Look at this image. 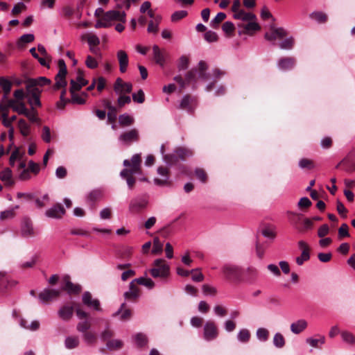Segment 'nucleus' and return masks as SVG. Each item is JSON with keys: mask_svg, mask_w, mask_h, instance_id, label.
Listing matches in <instances>:
<instances>
[{"mask_svg": "<svg viewBox=\"0 0 355 355\" xmlns=\"http://www.w3.org/2000/svg\"><path fill=\"white\" fill-rule=\"evenodd\" d=\"M294 39L293 37L287 38L279 43V46L282 49H292L294 46Z\"/></svg>", "mask_w": 355, "mask_h": 355, "instance_id": "obj_58", "label": "nucleus"}, {"mask_svg": "<svg viewBox=\"0 0 355 355\" xmlns=\"http://www.w3.org/2000/svg\"><path fill=\"white\" fill-rule=\"evenodd\" d=\"M273 344L278 348H282L285 345V339L282 334L277 333L275 334Z\"/></svg>", "mask_w": 355, "mask_h": 355, "instance_id": "obj_48", "label": "nucleus"}, {"mask_svg": "<svg viewBox=\"0 0 355 355\" xmlns=\"http://www.w3.org/2000/svg\"><path fill=\"white\" fill-rule=\"evenodd\" d=\"M132 315V310L130 309H128L126 307L125 303H123L121 305L120 309L116 312L113 313L112 316L116 317L118 315H120L121 320L127 321L131 318Z\"/></svg>", "mask_w": 355, "mask_h": 355, "instance_id": "obj_25", "label": "nucleus"}, {"mask_svg": "<svg viewBox=\"0 0 355 355\" xmlns=\"http://www.w3.org/2000/svg\"><path fill=\"white\" fill-rule=\"evenodd\" d=\"M239 28H241L242 30L238 31V34L239 35H242L243 34L247 35H252L253 32L259 31L261 29V26L257 22H248L246 24H239Z\"/></svg>", "mask_w": 355, "mask_h": 355, "instance_id": "obj_16", "label": "nucleus"}, {"mask_svg": "<svg viewBox=\"0 0 355 355\" xmlns=\"http://www.w3.org/2000/svg\"><path fill=\"white\" fill-rule=\"evenodd\" d=\"M198 105V99L196 96L191 94H186L182 98L180 108L186 110L190 114H193Z\"/></svg>", "mask_w": 355, "mask_h": 355, "instance_id": "obj_10", "label": "nucleus"}, {"mask_svg": "<svg viewBox=\"0 0 355 355\" xmlns=\"http://www.w3.org/2000/svg\"><path fill=\"white\" fill-rule=\"evenodd\" d=\"M0 87L2 88L3 93H6V94H10L12 87V83L7 78L1 77Z\"/></svg>", "mask_w": 355, "mask_h": 355, "instance_id": "obj_45", "label": "nucleus"}, {"mask_svg": "<svg viewBox=\"0 0 355 355\" xmlns=\"http://www.w3.org/2000/svg\"><path fill=\"white\" fill-rule=\"evenodd\" d=\"M287 215L290 223L298 232L305 233L312 230V220L304 218L303 214L288 211Z\"/></svg>", "mask_w": 355, "mask_h": 355, "instance_id": "obj_2", "label": "nucleus"}, {"mask_svg": "<svg viewBox=\"0 0 355 355\" xmlns=\"http://www.w3.org/2000/svg\"><path fill=\"white\" fill-rule=\"evenodd\" d=\"M153 58L155 62L160 66H164L165 63V55L160 50L157 45H154L153 47Z\"/></svg>", "mask_w": 355, "mask_h": 355, "instance_id": "obj_32", "label": "nucleus"}, {"mask_svg": "<svg viewBox=\"0 0 355 355\" xmlns=\"http://www.w3.org/2000/svg\"><path fill=\"white\" fill-rule=\"evenodd\" d=\"M340 334L343 341L351 345H355V336L352 333L343 331L340 332Z\"/></svg>", "mask_w": 355, "mask_h": 355, "instance_id": "obj_43", "label": "nucleus"}, {"mask_svg": "<svg viewBox=\"0 0 355 355\" xmlns=\"http://www.w3.org/2000/svg\"><path fill=\"white\" fill-rule=\"evenodd\" d=\"M21 233L24 237H33L37 234L34 230L33 223L29 218H24L22 220Z\"/></svg>", "mask_w": 355, "mask_h": 355, "instance_id": "obj_13", "label": "nucleus"}, {"mask_svg": "<svg viewBox=\"0 0 355 355\" xmlns=\"http://www.w3.org/2000/svg\"><path fill=\"white\" fill-rule=\"evenodd\" d=\"M139 139V131L135 128L124 132L119 136V140L126 144H130L134 141H138Z\"/></svg>", "mask_w": 355, "mask_h": 355, "instance_id": "obj_15", "label": "nucleus"}, {"mask_svg": "<svg viewBox=\"0 0 355 355\" xmlns=\"http://www.w3.org/2000/svg\"><path fill=\"white\" fill-rule=\"evenodd\" d=\"M150 275L161 281H166L170 276V267L162 259H156L152 268L149 270Z\"/></svg>", "mask_w": 355, "mask_h": 355, "instance_id": "obj_4", "label": "nucleus"}, {"mask_svg": "<svg viewBox=\"0 0 355 355\" xmlns=\"http://www.w3.org/2000/svg\"><path fill=\"white\" fill-rule=\"evenodd\" d=\"M189 59L186 55H182L178 61V68L180 70H185L189 67Z\"/></svg>", "mask_w": 355, "mask_h": 355, "instance_id": "obj_55", "label": "nucleus"}, {"mask_svg": "<svg viewBox=\"0 0 355 355\" xmlns=\"http://www.w3.org/2000/svg\"><path fill=\"white\" fill-rule=\"evenodd\" d=\"M257 336L261 341L265 342L268 339L269 331L265 328H259L257 331Z\"/></svg>", "mask_w": 355, "mask_h": 355, "instance_id": "obj_53", "label": "nucleus"}, {"mask_svg": "<svg viewBox=\"0 0 355 355\" xmlns=\"http://www.w3.org/2000/svg\"><path fill=\"white\" fill-rule=\"evenodd\" d=\"M132 100L135 103H143L145 101V94L143 90L139 89L137 93H134Z\"/></svg>", "mask_w": 355, "mask_h": 355, "instance_id": "obj_63", "label": "nucleus"}, {"mask_svg": "<svg viewBox=\"0 0 355 355\" xmlns=\"http://www.w3.org/2000/svg\"><path fill=\"white\" fill-rule=\"evenodd\" d=\"M8 106L11 107V109L19 114L25 116L28 114V110L26 108L23 101L17 102L14 99H10L8 101Z\"/></svg>", "mask_w": 355, "mask_h": 355, "instance_id": "obj_21", "label": "nucleus"}, {"mask_svg": "<svg viewBox=\"0 0 355 355\" xmlns=\"http://www.w3.org/2000/svg\"><path fill=\"white\" fill-rule=\"evenodd\" d=\"M91 322L88 320L78 323L76 329L79 332L85 333L88 331L91 327Z\"/></svg>", "mask_w": 355, "mask_h": 355, "instance_id": "obj_50", "label": "nucleus"}, {"mask_svg": "<svg viewBox=\"0 0 355 355\" xmlns=\"http://www.w3.org/2000/svg\"><path fill=\"white\" fill-rule=\"evenodd\" d=\"M17 282L12 279L5 272H0V287L2 288H10L15 286Z\"/></svg>", "mask_w": 355, "mask_h": 355, "instance_id": "obj_24", "label": "nucleus"}, {"mask_svg": "<svg viewBox=\"0 0 355 355\" xmlns=\"http://www.w3.org/2000/svg\"><path fill=\"white\" fill-rule=\"evenodd\" d=\"M310 259V252L303 251L300 257H297L295 259L296 263L298 266H302L305 261Z\"/></svg>", "mask_w": 355, "mask_h": 355, "instance_id": "obj_60", "label": "nucleus"}, {"mask_svg": "<svg viewBox=\"0 0 355 355\" xmlns=\"http://www.w3.org/2000/svg\"><path fill=\"white\" fill-rule=\"evenodd\" d=\"M340 166H342L343 169L347 173L355 171V157L352 155H347L337 164L336 168Z\"/></svg>", "mask_w": 355, "mask_h": 355, "instance_id": "obj_19", "label": "nucleus"}, {"mask_svg": "<svg viewBox=\"0 0 355 355\" xmlns=\"http://www.w3.org/2000/svg\"><path fill=\"white\" fill-rule=\"evenodd\" d=\"M226 18V14L224 12H219L216 15V16L211 20L210 23V26L213 28H218L219 27L220 24L225 20Z\"/></svg>", "mask_w": 355, "mask_h": 355, "instance_id": "obj_41", "label": "nucleus"}, {"mask_svg": "<svg viewBox=\"0 0 355 355\" xmlns=\"http://www.w3.org/2000/svg\"><path fill=\"white\" fill-rule=\"evenodd\" d=\"M118 107H116L108 111L107 122L108 123H114L117 119Z\"/></svg>", "mask_w": 355, "mask_h": 355, "instance_id": "obj_61", "label": "nucleus"}, {"mask_svg": "<svg viewBox=\"0 0 355 355\" xmlns=\"http://www.w3.org/2000/svg\"><path fill=\"white\" fill-rule=\"evenodd\" d=\"M176 155L181 161H185L187 158L193 155V152L184 147H178L175 150Z\"/></svg>", "mask_w": 355, "mask_h": 355, "instance_id": "obj_33", "label": "nucleus"}, {"mask_svg": "<svg viewBox=\"0 0 355 355\" xmlns=\"http://www.w3.org/2000/svg\"><path fill=\"white\" fill-rule=\"evenodd\" d=\"M140 295V290H130L124 293L126 300L135 302Z\"/></svg>", "mask_w": 355, "mask_h": 355, "instance_id": "obj_49", "label": "nucleus"}, {"mask_svg": "<svg viewBox=\"0 0 355 355\" xmlns=\"http://www.w3.org/2000/svg\"><path fill=\"white\" fill-rule=\"evenodd\" d=\"M59 71L55 76V83L53 85L54 89H59L62 87H66L67 83L66 81V75L67 73V69L66 64L62 59L58 60Z\"/></svg>", "mask_w": 355, "mask_h": 355, "instance_id": "obj_9", "label": "nucleus"}, {"mask_svg": "<svg viewBox=\"0 0 355 355\" xmlns=\"http://www.w3.org/2000/svg\"><path fill=\"white\" fill-rule=\"evenodd\" d=\"M0 180L7 187H12L15 181L12 179V171L10 168H6L0 173Z\"/></svg>", "mask_w": 355, "mask_h": 355, "instance_id": "obj_27", "label": "nucleus"}, {"mask_svg": "<svg viewBox=\"0 0 355 355\" xmlns=\"http://www.w3.org/2000/svg\"><path fill=\"white\" fill-rule=\"evenodd\" d=\"M65 213L66 210L64 207L60 203H56L51 208L46 211L45 215L49 218L60 219Z\"/></svg>", "mask_w": 355, "mask_h": 355, "instance_id": "obj_14", "label": "nucleus"}, {"mask_svg": "<svg viewBox=\"0 0 355 355\" xmlns=\"http://www.w3.org/2000/svg\"><path fill=\"white\" fill-rule=\"evenodd\" d=\"M312 205L311 201L306 197L300 199L297 206L302 211H306Z\"/></svg>", "mask_w": 355, "mask_h": 355, "instance_id": "obj_47", "label": "nucleus"}, {"mask_svg": "<svg viewBox=\"0 0 355 355\" xmlns=\"http://www.w3.org/2000/svg\"><path fill=\"white\" fill-rule=\"evenodd\" d=\"M287 36V32L283 28H275L270 26V33L265 34L266 40L268 41H275L277 38L282 39Z\"/></svg>", "mask_w": 355, "mask_h": 355, "instance_id": "obj_17", "label": "nucleus"}, {"mask_svg": "<svg viewBox=\"0 0 355 355\" xmlns=\"http://www.w3.org/2000/svg\"><path fill=\"white\" fill-rule=\"evenodd\" d=\"M299 166L300 168L303 169H308L311 170L315 167V164L313 160L307 159V158H303L300 160L299 162Z\"/></svg>", "mask_w": 355, "mask_h": 355, "instance_id": "obj_46", "label": "nucleus"}, {"mask_svg": "<svg viewBox=\"0 0 355 355\" xmlns=\"http://www.w3.org/2000/svg\"><path fill=\"white\" fill-rule=\"evenodd\" d=\"M114 90L117 94H130L132 90V84L117 78L114 84Z\"/></svg>", "mask_w": 355, "mask_h": 355, "instance_id": "obj_12", "label": "nucleus"}, {"mask_svg": "<svg viewBox=\"0 0 355 355\" xmlns=\"http://www.w3.org/2000/svg\"><path fill=\"white\" fill-rule=\"evenodd\" d=\"M61 282L62 287L60 288H80L79 285L74 284L71 282L70 276L68 275L63 276Z\"/></svg>", "mask_w": 355, "mask_h": 355, "instance_id": "obj_36", "label": "nucleus"}, {"mask_svg": "<svg viewBox=\"0 0 355 355\" xmlns=\"http://www.w3.org/2000/svg\"><path fill=\"white\" fill-rule=\"evenodd\" d=\"M307 325L305 320H299L291 324V330L293 334H299L307 327Z\"/></svg>", "mask_w": 355, "mask_h": 355, "instance_id": "obj_30", "label": "nucleus"}, {"mask_svg": "<svg viewBox=\"0 0 355 355\" xmlns=\"http://www.w3.org/2000/svg\"><path fill=\"white\" fill-rule=\"evenodd\" d=\"M134 122V118L128 114H123L119 116V123L121 127L130 126Z\"/></svg>", "mask_w": 355, "mask_h": 355, "instance_id": "obj_34", "label": "nucleus"}, {"mask_svg": "<svg viewBox=\"0 0 355 355\" xmlns=\"http://www.w3.org/2000/svg\"><path fill=\"white\" fill-rule=\"evenodd\" d=\"M19 205H16L14 208L11 209H8L1 212L0 219L2 220L12 218L15 216V210L19 209Z\"/></svg>", "mask_w": 355, "mask_h": 355, "instance_id": "obj_42", "label": "nucleus"}, {"mask_svg": "<svg viewBox=\"0 0 355 355\" xmlns=\"http://www.w3.org/2000/svg\"><path fill=\"white\" fill-rule=\"evenodd\" d=\"M119 96L117 99V107L121 109L125 105L129 104L131 102V98L130 96L124 95V94H119Z\"/></svg>", "mask_w": 355, "mask_h": 355, "instance_id": "obj_51", "label": "nucleus"}, {"mask_svg": "<svg viewBox=\"0 0 355 355\" xmlns=\"http://www.w3.org/2000/svg\"><path fill=\"white\" fill-rule=\"evenodd\" d=\"M51 83V80L44 76H40L37 78H29L25 81L26 89L30 91L35 90L37 91L38 93H42V89H40V87L49 85Z\"/></svg>", "mask_w": 355, "mask_h": 355, "instance_id": "obj_8", "label": "nucleus"}, {"mask_svg": "<svg viewBox=\"0 0 355 355\" xmlns=\"http://www.w3.org/2000/svg\"><path fill=\"white\" fill-rule=\"evenodd\" d=\"M196 176L202 183H206L207 181V175L205 170L202 168H196L195 171Z\"/></svg>", "mask_w": 355, "mask_h": 355, "instance_id": "obj_64", "label": "nucleus"}, {"mask_svg": "<svg viewBox=\"0 0 355 355\" xmlns=\"http://www.w3.org/2000/svg\"><path fill=\"white\" fill-rule=\"evenodd\" d=\"M31 290V295L33 297L38 296L40 302L42 303H49L55 300L60 295L59 290Z\"/></svg>", "mask_w": 355, "mask_h": 355, "instance_id": "obj_7", "label": "nucleus"}, {"mask_svg": "<svg viewBox=\"0 0 355 355\" xmlns=\"http://www.w3.org/2000/svg\"><path fill=\"white\" fill-rule=\"evenodd\" d=\"M138 285L152 288L155 286V283L150 278L141 277L132 280L130 284L129 288H137Z\"/></svg>", "mask_w": 355, "mask_h": 355, "instance_id": "obj_22", "label": "nucleus"}, {"mask_svg": "<svg viewBox=\"0 0 355 355\" xmlns=\"http://www.w3.org/2000/svg\"><path fill=\"white\" fill-rule=\"evenodd\" d=\"M18 128L19 129L20 133L24 137H27L30 133V126L26 122V121L23 119H21L18 121Z\"/></svg>", "mask_w": 355, "mask_h": 355, "instance_id": "obj_39", "label": "nucleus"}, {"mask_svg": "<svg viewBox=\"0 0 355 355\" xmlns=\"http://www.w3.org/2000/svg\"><path fill=\"white\" fill-rule=\"evenodd\" d=\"M75 310V303L62 306L58 311L59 317L65 321L71 320Z\"/></svg>", "mask_w": 355, "mask_h": 355, "instance_id": "obj_18", "label": "nucleus"}, {"mask_svg": "<svg viewBox=\"0 0 355 355\" xmlns=\"http://www.w3.org/2000/svg\"><path fill=\"white\" fill-rule=\"evenodd\" d=\"M296 64V60L293 57H284L279 59L278 67L280 69L286 71L292 69Z\"/></svg>", "mask_w": 355, "mask_h": 355, "instance_id": "obj_23", "label": "nucleus"}, {"mask_svg": "<svg viewBox=\"0 0 355 355\" xmlns=\"http://www.w3.org/2000/svg\"><path fill=\"white\" fill-rule=\"evenodd\" d=\"M311 19L315 20L320 24H324L327 21L328 16L324 12L320 11L313 12L309 15Z\"/></svg>", "mask_w": 355, "mask_h": 355, "instance_id": "obj_35", "label": "nucleus"}, {"mask_svg": "<svg viewBox=\"0 0 355 355\" xmlns=\"http://www.w3.org/2000/svg\"><path fill=\"white\" fill-rule=\"evenodd\" d=\"M222 29L224 31V33L226 34L227 37H230L234 35V32L235 31V26L232 22L225 21L222 25Z\"/></svg>", "mask_w": 355, "mask_h": 355, "instance_id": "obj_38", "label": "nucleus"}, {"mask_svg": "<svg viewBox=\"0 0 355 355\" xmlns=\"http://www.w3.org/2000/svg\"><path fill=\"white\" fill-rule=\"evenodd\" d=\"M250 338V333L246 329H241L238 334V339L242 343L248 342Z\"/></svg>", "mask_w": 355, "mask_h": 355, "instance_id": "obj_59", "label": "nucleus"}, {"mask_svg": "<svg viewBox=\"0 0 355 355\" xmlns=\"http://www.w3.org/2000/svg\"><path fill=\"white\" fill-rule=\"evenodd\" d=\"M135 338L136 344L139 347L141 348L147 345L148 339L145 334L139 333L135 335Z\"/></svg>", "mask_w": 355, "mask_h": 355, "instance_id": "obj_44", "label": "nucleus"}, {"mask_svg": "<svg viewBox=\"0 0 355 355\" xmlns=\"http://www.w3.org/2000/svg\"><path fill=\"white\" fill-rule=\"evenodd\" d=\"M117 59L119 63V70L121 73H125L128 66V57L125 51L120 50L117 52Z\"/></svg>", "mask_w": 355, "mask_h": 355, "instance_id": "obj_28", "label": "nucleus"}, {"mask_svg": "<svg viewBox=\"0 0 355 355\" xmlns=\"http://www.w3.org/2000/svg\"><path fill=\"white\" fill-rule=\"evenodd\" d=\"M26 92L28 96V103L31 106V107H33V106L40 107L42 105L40 98L41 93H38V92L35 90H26Z\"/></svg>", "mask_w": 355, "mask_h": 355, "instance_id": "obj_26", "label": "nucleus"}, {"mask_svg": "<svg viewBox=\"0 0 355 355\" xmlns=\"http://www.w3.org/2000/svg\"><path fill=\"white\" fill-rule=\"evenodd\" d=\"M259 272L254 267H249L245 271V273H243V277L245 280L243 282H248L252 283L254 282L258 277Z\"/></svg>", "mask_w": 355, "mask_h": 355, "instance_id": "obj_31", "label": "nucleus"}, {"mask_svg": "<svg viewBox=\"0 0 355 355\" xmlns=\"http://www.w3.org/2000/svg\"><path fill=\"white\" fill-rule=\"evenodd\" d=\"M83 303L89 307H94L96 310H101L99 301L96 299L92 300V295L89 292H85L83 297Z\"/></svg>", "mask_w": 355, "mask_h": 355, "instance_id": "obj_29", "label": "nucleus"}, {"mask_svg": "<svg viewBox=\"0 0 355 355\" xmlns=\"http://www.w3.org/2000/svg\"><path fill=\"white\" fill-rule=\"evenodd\" d=\"M164 161L169 164H175L180 160L175 150L173 153L167 154L164 156Z\"/></svg>", "mask_w": 355, "mask_h": 355, "instance_id": "obj_54", "label": "nucleus"}, {"mask_svg": "<svg viewBox=\"0 0 355 355\" xmlns=\"http://www.w3.org/2000/svg\"><path fill=\"white\" fill-rule=\"evenodd\" d=\"M106 345L107 348H109L111 350H116L121 349L123 346V342L120 340H108L106 343Z\"/></svg>", "mask_w": 355, "mask_h": 355, "instance_id": "obj_52", "label": "nucleus"}, {"mask_svg": "<svg viewBox=\"0 0 355 355\" xmlns=\"http://www.w3.org/2000/svg\"><path fill=\"white\" fill-rule=\"evenodd\" d=\"M86 38L90 46H98L100 44L99 38L94 34H87L83 36Z\"/></svg>", "mask_w": 355, "mask_h": 355, "instance_id": "obj_56", "label": "nucleus"}, {"mask_svg": "<svg viewBox=\"0 0 355 355\" xmlns=\"http://www.w3.org/2000/svg\"><path fill=\"white\" fill-rule=\"evenodd\" d=\"M83 338L88 344H92L96 341L97 337L95 333L88 331L83 333Z\"/></svg>", "mask_w": 355, "mask_h": 355, "instance_id": "obj_57", "label": "nucleus"}, {"mask_svg": "<svg viewBox=\"0 0 355 355\" xmlns=\"http://www.w3.org/2000/svg\"><path fill=\"white\" fill-rule=\"evenodd\" d=\"M207 64L205 61H200L198 67L193 68L187 73L186 81L188 83H196L198 79L204 81L208 80L210 76L209 73H207Z\"/></svg>", "mask_w": 355, "mask_h": 355, "instance_id": "obj_3", "label": "nucleus"}, {"mask_svg": "<svg viewBox=\"0 0 355 355\" xmlns=\"http://www.w3.org/2000/svg\"><path fill=\"white\" fill-rule=\"evenodd\" d=\"M148 202V200L146 198L132 200L130 204V211L133 213H138L147 207Z\"/></svg>", "mask_w": 355, "mask_h": 355, "instance_id": "obj_20", "label": "nucleus"}, {"mask_svg": "<svg viewBox=\"0 0 355 355\" xmlns=\"http://www.w3.org/2000/svg\"><path fill=\"white\" fill-rule=\"evenodd\" d=\"M71 98L70 103H76L78 105H83L85 103V98L87 97V94L85 92L82 93L81 95L76 94H71Z\"/></svg>", "mask_w": 355, "mask_h": 355, "instance_id": "obj_37", "label": "nucleus"}, {"mask_svg": "<svg viewBox=\"0 0 355 355\" xmlns=\"http://www.w3.org/2000/svg\"><path fill=\"white\" fill-rule=\"evenodd\" d=\"M225 279L233 283H241L245 280L243 269L234 265L227 264L222 268Z\"/></svg>", "mask_w": 355, "mask_h": 355, "instance_id": "obj_6", "label": "nucleus"}, {"mask_svg": "<svg viewBox=\"0 0 355 355\" xmlns=\"http://www.w3.org/2000/svg\"><path fill=\"white\" fill-rule=\"evenodd\" d=\"M141 154L134 155L131 159H125L123 161V168L121 173L120 176L126 180L127 184L130 189H133L136 183V178L135 175H141Z\"/></svg>", "mask_w": 355, "mask_h": 355, "instance_id": "obj_1", "label": "nucleus"}, {"mask_svg": "<svg viewBox=\"0 0 355 355\" xmlns=\"http://www.w3.org/2000/svg\"><path fill=\"white\" fill-rule=\"evenodd\" d=\"M218 336V329L214 321L209 320L204 326L203 336L206 340L216 339Z\"/></svg>", "mask_w": 355, "mask_h": 355, "instance_id": "obj_11", "label": "nucleus"}, {"mask_svg": "<svg viewBox=\"0 0 355 355\" xmlns=\"http://www.w3.org/2000/svg\"><path fill=\"white\" fill-rule=\"evenodd\" d=\"M187 15H188V12L186 10L175 11L171 15V21L173 22L178 21L184 18L186 16H187Z\"/></svg>", "mask_w": 355, "mask_h": 355, "instance_id": "obj_62", "label": "nucleus"}, {"mask_svg": "<svg viewBox=\"0 0 355 355\" xmlns=\"http://www.w3.org/2000/svg\"><path fill=\"white\" fill-rule=\"evenodd\" d=\"M112 21H119L125 22V13L118 10H110L105 12V15L99 19L95 24L96 28H108L112 26Z\"/></svg>", "mask_w": 355, "mask_h": 355, "instance_id": "obj_5", "label": "nucleus"}, {"mask_svg": "<svg viewBox=\"0 0 355 355\" xmlns=\"http://www.w3.org/2000/svg\"><path fill=\"white\" fill-rule=\"evenodd\" d=\"M79 338L77 336H69L65 340V346L67 349H71L76 348L79 345Z\"/></svg>", "mask_w": 355, "mask_h": 355, "instance_id": "obj_40", "label": "nucleus"}]
</instances>
